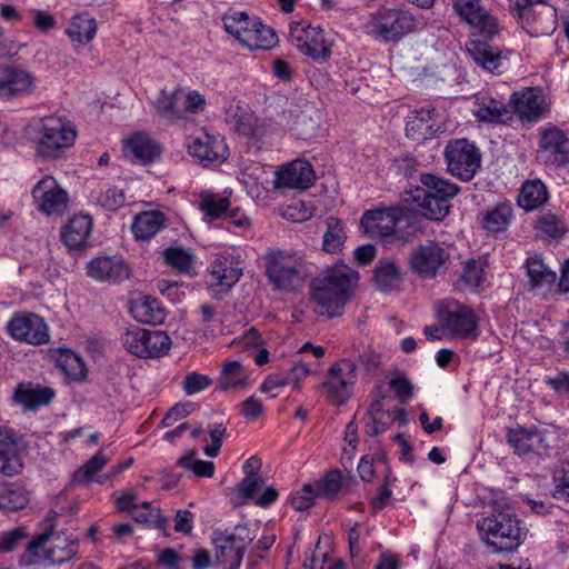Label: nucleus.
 Wrapping results in <instances>:
<instances>
[{"label":"nucleus","instance_id":"obj_60","mask_svg":"<svg viewBox=\"0 0 569 569\" xmlns=\"http://www.w3.org/2000/svg\"><path fill=\"white\" fill-rule=\"evenodd\" d=\"M196 406L191 401L178 402L170 408L164 418L162 419V425L164 427H170L178 420L189 416Z\"/></svg>","mask_w":569,"mask_h":569},{"label":"nucleus","instance_id":"obj_46","mask_svg":"<svg viewBox=\"0 0 569 569\" xmlns=\"http://www.w3.org/2000/svg\"><path fill=\"white\" fill-rule=\"evenodd\" d=\"M29 503L28 491L12 482L0 483V509L18 511Z\"/></svg>","mask_w":569,"mask_h":569},{"label":"nucleus","instance_id":"obj_12","mask_svg":"<svg viewBox=\"0 0 569 569\" xmlns=\"http://www.w3.org/2000/svg\"><path fill=\"white\" fill-rule=\"evenodd\" d=\"M291 43L303 54L316 61H327L331 56V44L320 27H311L306 21H295L289 26Z\"/></svg>","mask_w":569,"mask_h":569},{"label":"nucleus","instance_id":"obj_43","mask_svg":"<svg viewBox=\"0 0 569 569\" xmlns=\"http://www.w3.org/2000/svg\"><path fill=\"white\" fill-rule=\"evenodd\" d=\"M548 199V191L540 180L526 181L518 197V204L526 211H532L542 206Z\"/></svg>","mask_w":569,"mask_h":569},{"label":"nucleus","instance_id":"obj_7","mask_svg":"<svg viewBox=\"0 0 569 569\" xmlns=\"http://www.w3.org/2000/svg\"><path fill=\"white\" fill-rule=\"evenodd\" d=\"M79 541L66 532L47 531L28 543L29 555L49 561L52 565H62L71 560L77 553Z\"/></svg>","mask_w":569,"mask_h":569},{"label":"nucleus","instance_id":"obj_20","mask_svg":"<svg viewBox=\"0 0 569 569\" xmlns=\"http://www.w3.org/2000/svg\"><path fill=\"white\" fill-rule=\"evenodd\" d=\"M242 276L239 259L228 252L217 253L208 270V284L228 291Z\"/></svg>","mask_w":569,"mask_h":569},{"label":"nucleus","instance_id":"obj_62","mask_svg":"<svg viewBox=\"0 0 569 569\" xmlns=\"http://www.w3.org/2000/svg\"><path fill=\"white\" fill-rule=\"evenodd\" d=\"M540 231L551 238H559L565 232V224L553 216H545L539 219Z\"/></svg>","mask_w":569,"mask_h":569},{"label":"nucleus","instance_id":"obj_64","mask_svg":"<svg viewBox=\"0 0 569 569\" xmlns=\"http://www.w3.org/2000/svg\"><path fill=\"white\" fill-rule=\"evenodd\" d=\"M204 103L206 100L203 96H201L199 92L190 91L188 93H184L182 91V108L184 118H187L188 114H193L202 110Z\"/></svg>","mask_w":569,"mask_h":569},{"label":"nucleus","instance_id":"obj_26","mask_svg":"<svg viewBox=\"0 0 569 569\" xmlns=\"http://www.w3.org/2000/svg\"><path fill=\"white\" fill-rule=\"evenodd\" d=\"M435 116L433 108L423 107L413 110L406 122L407 137L416 142L432 139L440 129Z\"/></svg>","mask_w":569,"mask_h":569},{"label":"nucleus","instance_id":"obj_24","mask_svg":"<svg viewBox=\"0 0 569 569\" xmlns=\"http://www.w3.org/2000/svg\"><path fill=\"white\" fill-rule=\"evenodd\" d=\"M466 51L473 62L483 71L501 73L506 68L507 56L498 48L482 40H469Z\"/></svg>","mask_w":569,"mask_h":569},{"label":"nucleus","instance_id":"obj_48","mask_svg":"<svg viewBox=\"0 0 569 569\" xmlns=\"http://www.w3.org/2000/svg\"><path fill=\"white\" fill-rule=\"evenodd\" d=\"M199 209L207 221L220 219L229 209L230 200L210 191H201L198 200Z\"/></svg>","mask_w":569,"mask_h":569},{"label":"nucleus","instance_id":"obj_39","mask_svg":"<svg viewBox=\"0 0 569 569\" xmlns=\"http://www.w3.org/2000/svg\"><path fill=\"white\" fill-rule=\"evenodd\" d=\"M96 32V20L88 13L74 16L66 29L67 36L78 44H88L94 38Z\"/></svg>","mask_w":569,"mask_h":569},{"label":"nucleus","instance_id":"obj_45","mask_svg":"<svg viewBox=\"0 0 569 569\" xmlns=\"http://www.w3.org/2000/svg\"><path fill=\"white\" fill-rule=\"evenodd\" d=\"M226 121L236 132L250 137L254 133L256 119L252 112L238 104H231L226 111Z\"/></svg>","mask_w":569,"mask_h":569},{"label":"nucleus","instance_id":"obj_30","mask_svg":"<svg viewBox=\"0 0 569 569\" xmlns=\"http://www.w3.org/2000/svg\"><path fill=\"white\" fill-rule=\"evenodd\" d=\"M216 557L227 569H238L241 565L244 542L241 537L233 533L219 532L213 539Z\"/></svg>","mask_w":569,"mask_h":569},{"label":"nucleus","instance_id":"obj_8","mask_svg":"<svg viewBox=\"0 0 569 569\" xmlns=\"http://www.w3.org/2000/svg\"><path fill=\"white\" fill-rule=\"evenodd\" d=\"M451 264V247L438 241L419 244L410 256L411 269L423 279H432Z\"/></svg>","mask_w":569,"mask_h":569},{"label":"nucleus","instance_id":"obj_61","mask_svg":"<svg viewBox=\"0 0 569 569\" xmlns=\"http://www.w3.org/2000/svg\"><path fill=\"white\" fill-rule=\"evenodd\" d=\"M132 517L136 521L146 523L148 526H154L158 528H164L167 525V519L162 518L160 515V509H152L151 511L136 509L132 512Z\"/></svg>","mask_w":569,"mask_h":569},{"label":"nucleus","instance_id":"obj_28","mask_svg":"<svg viewBox=\"0 0 569 569\" xmlns=\"http://www.w3.org/2000/svg\"><path fill=\"white\" fill-rule=\"evenodd\" d=\"M123 152L132 162L146 164L160 157L161 147L149 134L137 132L126 140Z\"/></svg>","mask_w":569,"mask_h":569},{"label":"nucleus","instance_id":"obj_25","mask_svg":"<svg viewBox=\"0 0 569 569\" xmlns=\"http://www.w3.org/2000/svg\"><path fill=\"white\" fill-rule=\"evenodd\" d=\"M510 104L522 121H537L547 110V102L540 90L526 88L512 93Z\"/></svg>","mask_w":569,"mask_h":569},{"label":"nucleus","instance_id":"obj_44","mask_svg":"<svg viewBox=\"0 0 569 569\" xmlns=\"http://www.w3.org/2000/svg\"><path fill=\"white\" fill-rule=\"evenodd\" d=\"M162 257L166 264L179 273H193L196 257L190 249L181 246H171L162 252Z\"/></svg>","mask_w":569,"mask_h":569},{"label":"nucleus","instance_id":"obj_59","mask_svg":"<svg viewBox=\"0 0 569 569\" xmlns=\"http://www.w3.org/2000/svg\"><path fill=\"white\" fill-rule=\"evenodd\" d=\"M209 433L211 443L203 448V452L208 457L213 458L217 457L220 451L222 441L227 436V429L221 423H216L209 427Z\"/></svg>","mask_w":569,"mask_h":569},{"label":"nucleus","instance_id":"obj_32","mask_svg":"<svg viewBox=\"0 0 569 569\" xmlns=\"http://www.w3.org/2000/svg\"><path fill=\"white\" fill-rule=\"evenodd\" d=\"M92 219L88 214H74L69 219L62 230V240L70 249H78L86 244L91 231Z\"/></svg>","mask_w":569,"mask_h":569},{"label":"nucleus","instance_id":"obj_17","mask_svg":"<svg viewBox=\"0 0 569 569\" xmlns=\"http://www.w3.org/2000/svg\"><path fill=\"white\" fill-rule=\"evenodd\" d=\"M550 433L536 427L526 428L517 425L507 429V443L518 456H541L550 448Z\"/></svg>","mask_w":569,"mask_h":569},{"label":"nucleus","instance_id":"obj_38","mask_svg":"<svg viewBox=\"0 0 569 569\" xmlns=\"http://www.w3.org/2000/svg\"><path fill=\"white\" fill-rule=\"evenodd\" d=\"M221 390H236L248 385V372L239 360H226L218 379Z\"/></svg>","mask_w":569,"mask_h":569},{"label":"nucleus","instance_id":"obj_18","mask_svg":"<svg viewBox=\"0 0 569 569\" xmlns=\"http://www.w3.org/2000/svg\"><path fill=\"white\" fill-rule=\"evenodd\" d=\"M10 336L19 341L41 346L49 342V328L44 320L34 313H21L8 322Z\"/></svg>","mask_w":569,"mask_h":569},{"label":"nucleus","instance_id":"obj_4","mask_svg":"<svg viewBox=\"0 0 569 569\" xmlns=\"http://www.w3.org/2000/svg\"><path fill=\"white\" fill-rule=\"evenodd\" d=\"M415 28L416 19L410 12L387 8L370 13L363 24L367 36L383 42H398Z\"/></svg>","mask_w":569,"mask_h":569},{"label":"nucleus","instance_id":"obj_9","mask_svg":"<svg viewBox=\"0 0 569 569\" xmlns=\"http://www.w3.org/2000/svg\"><path fill=\"white\" fill-rule=\"evenodd\" d=\"M121 342L129 353L141 359L163 356L171 346V340L166 332L139 327L127 329L121 336Z\"/></svg>","mask_w":569,"mask_h":569},{"label":"nucleus","instance_id":"obj_37","mask_svg":"<svg viewBox=\"0 0 569 569\" xmlns=\"http://www.w3.org/2000/svg\"><path fill=\"white\" fill-rule=\"evenodd\" d=\"M413 200L420 214L432 221H441L450 211V203L431 196L422 189L416 190Z\"/></svg>","mask_w":569,"mask_h":569},{"label":"nucleus","instance_id":"obj_13","mask_svg":"<svg viewBox=\"0 0 569 569\" xmlns=\"http://www.w3.org/2000/svg\"><path fill=\"white\" fill-rule=\"evenodd\" d=\"M357 382V365L349 358L333 363L329 371L323 389L327 399L335 406H341L348 401Z\"/></svg>","mask_w":569,"mask_h":569},{"label":"nucleus","instance_id":"obj_40","mask_svg":"<svg viewBox=\"0 0 569 569\" xmlns=\"http://www.w3.org/2000/svg\"><path fill=\"white\" fill-rule=\"evenodd\" d=\"M57 365L69 378L83 380L87 377V367L82 358L70 349H58L53 353Z\"/></svg>","mask_w":569,"mask_h":569},{"label":"nucleus","instance_id":"obj_15","mask_svg":"<svg viewBox=\"0 0 569 569\" xmlns=\"http://www.w3.org/2000/svg\"><path fill=\"white\" fill-rule=\"evenodd\" d=\"M31 196L36 209L44 216H62L68 209L69 194L52 176L41 178Z\"/></svg>","mask_w":569,"mask_h":569},{"label":"nucleus","instance_id":"obj_14","mask_svg":"<svg viewBox=\"0 0 569 569\" xmlns=\"http://www.w3.org/2000/svg\"><path fill=\"white\" fill-rule=\"evenodd\" d=\"M537 159L546 164L562 167L569 162V137L559 127L548 123L538 129Z\"/></svg>","mask_w":569,"mask_h":569},{"label":"nucleus","instance_id":"obj_52","mask_svg":"<svg viewBox=\"0 0 569 569\" xmlns=\"http://www.w3.org/2000/svg\"><path fill=\"white\" fill-rule=\"evenodd\" d=\"M108 457L100 450L91 457L80 469L73 475V481L81 485L91 482L94 475L101 471L108 462Z\"/></svg>","mask_w":569,"mask_h":569},{"label":"nucleus","instance_id":"obj_50","mask_svg":"<svg viewBox=\"0 0 569 569\" xmlns=\"http://www.w3.org/2000/svg\"><path fill=\"white\" fill-rule=\"evenodd\" d=\"M53 396L54 392L47 387L19 388L16 392L17 401L31 410L48 405L53 399Z\"/></svg>","mask_w":569,"mask_h":569},{"label":"nucleus","instance_id":"obj_3","mask_svg":"<svg viewBox=\"0 0 569 569\" xmlns=\"http://www.w3.org/2000/svg\"><path fill=\"white\" fill-rule=\"evenodd\" d=\"M481 541L495 553L512 552L523 542L526 528L520 526L511 508H496L477 521Z\"/></svg>","mask_w":569,"mask_h":569},{"label":"nucleus","instance_id":"obj_1","mask_svg":"<svg viewBox=\"0 0 569 569\" xmlns=\"http://www.w3.org/2000/svg\"><path fill=\"white\" fill-rule=\"evenodd\" d=\"M26 134L37 157L54 160L74 144L78 131L67 118L51 114L33 119L27 126Z\"/></svg>","mask_w":569,"mask_h":569},{"label":"nucleus","instance_id":"obj_16","mask_svg":"<svg viewBox=\"0 0 569 569\" xmlns=\"http://www.w3.org/2000/svg\"><path fill=\"white\" fill-rule=\"evenodd\" d=\"M186 144L189 154L204 167H218L229 156V150L223 139L219 136L210 134L206 130L188 137Z\"/></svg>","mask_w":569,"mask_h":569},{"label":"nucleus","instance_id":"obj_2","mask_svg":"<svg viewBox=\"0 0 569 569\" xmlns=\"http://www.w3.org/2000/svg\"><path fill=\"white\" fill-rule=\"evenodd\" d=\"M358 279V273L346 264L328 269L322 278L313 282L312 300L316 312L328 318L341 315Z\"/></svg>","mask_w":569,"mask_h":569},{"label":"nucleus","instance_id":"obj_49","mask_svg":"<svg viewBox=\"0 0 569 569\" xmlns=\"http://www.w3.org/2000/svg\"><path fill=\"white\" fill-rule=\"evenodd\" d=\"M327 230L323 234L322 248L326 252L337 253L341 250L346 241L345 226L336 217H329L326 220Z\"/></svg>","mask_w":569,"mask_h":569},{"label":"nucleus","instance_id":"obj_34","mask_svg":"<svg viewBox=\"0 0 569 569\" xmlns=\"http://www.w3.org/2000/svg\"><path fill=\"white\" fill-rule=\"evenodd\" d=\"M134 319L152 326L161 325L166 319V311L161 302L153 297L146 296L131 307Z\"/></svg>","mask_w":569,"mask_h":569},{"label":"nucleus","instance_id":"obj_33","mask_svg":"<svg viewBox=\"0 0 569 569\" xmlns=\"http://www.w3.org/2000/svg\"><path fill=\"white\" fill-rule=\"evenodd\" d=\"M156 112L169 121H177L184 119L182 108V89L176 88L169 92L161 89L153 101Z\"/></svg>","mask_w":569,"mask_h":569},{"label":"nucleus","instance_id":"obj_19","mask_svg":"<svg viewBox=\"0 0 569 569\" xmlns=\"http://www.w3.org/2000/svg\"><path fill=\"white\" fill-rule=\"evenodd\" d=\"M405 218V210L400 207H389L368 210L361 218V227L370 237L387 238L395 233L396 227Z\"/></svg>","mask_w":569,"mask_h":569},{"label":"nucleus","instance_id":"obj_21","mask_svg":"<svg viewBox=\"0 0 569 569\" xmlns=\"http://www.w3.org/2000/svg\"><path fill=\"white\" fill-rule=\"evenodd\" d=\"M453 9L482 37L492 38L498 33L497 19L482 7L481 0H455Z\"/></svg>","mask_w":569,"mask_h":569},{"label":"nucleus","instance_id":"obj_51","mask_svg":"<svg viewBox=\"0 0 569 569\" xmlns=\"http://www.w3.org/2000/svg\"><path fill=\"white\" fill-rule=\"evenodd\" d=\"M222 21L224 30L241 43L244 32L249 31L252 19L246 12L230 11L223 16Z\"/></svg>","mask_w":569,"mask_h":569},{"label":"nucleus","instance_id":"obj_54","mask_svg":"<svg viewBox=\"0 0 569 569\" xmlns=\"http://www.w3.org/2000/svg\"><path fill=\"white\" fill-rule=\"evenodd\" d=\"M179 465L187 470H191L199 477H212L214 472L213 462L198 459L194 452H189L181 457Z\"/></svg>","mask_w":569,"mask_h":569},{"label":"nucleus","instance_id":"obj_11","mask_svg":"<svg viewBox=\"0 0 569 569\" xmlns=\"http://www.w3.org/2000/svg\"><path fill=\"white\" fill-rule=\"evenodd\" d=\"M38 78L29 69L12 64H0V101L10 102L32 96Z\"/></svg>","mask_w":569,"mask_h":569},{"label":"nucleus","instance_id":"obj_10","mask_svg":"<svg viewBox=\"0 0 569 569\" xmlns=\"http://www.w3.org/2000/svg\"><path fill=\"white\" fill-rule=\"evenodd\" d=\"M443 154L448 172L462 181H470L480 169L481 153L467 139L450 141Z\"/></svg>","mask_w":569,"mask_h":569},{"label":"nucleus","instance_id":"obj_57","mask_svg":"<svg viewBox=\"0 0 569 569\" xmlns=\"http://www.w3.org/2000/svg\"><path fill=\"white\" fill-rule=\"evenodd\" d=\"M212 383V380L207 375H201L196 371L188 373L182 381V390L187 396L199 393Z\"/></svg>","mask_w":569,"mask_h":569},{"label":"nucleus","instance_id":"obj_42","mask_svg":"<svg viewBox=\"0 0 569 569\" xmlns=\"http://www.w3.org/2000/svg\"><path fill=\"white\" fill-rule=\"evenodd\" d=\"M420 181L423 186V191L443 200L447 203H449L450 199L456 197L460 191V188L456 183L432 173L421 174Z\"/></svg>","mask_w":569,"mask_h":569},{"label":"nucleus","instance_id":"obj_36","mask_svg":"<svg viewBox=\"0 0 569 569\" xmlns=\"http://www.w3.org/2000/svg\"><path fill=\"white\" fill-rule=\"evenodd\" d=\"M166 224V217L160 211H143L136 216L132 232L138 240H149Z\"/></svg>","mask_w":569,"mask_h":569},{"label":"nucleus","instance_id":"obj_23","mask_svg":"<svg viewBox=\"0 0 569 569\" xmlns=\"http://www.w3.org/2000/svg\"><path fill=\"white\" fill-rule=\"evenodd\" d=\"M22 451L14 431L0 425V472L7 477L18 475L23 467Z\"/></svg>","mask_w":569,"mask_h":569},{"label":"nucleus","instance_id":"obj_47","mask_svg":"<svg viewBox=\"0 0 569 569\" xmlns=\"http://www.w3.org/2000/svg\"><path fill=\"white\" fill-rule=\"evenodd\" d=\"M513 217L512 204L509 201L498 202L488 210L483 217V227L491 232H500L507 229Z\"/></svg>","mask_w":569,"mask_h":569},{"label":"nucleus","instance_id":"obj_27","mask_svg":"<svg viewBox=\"0 0 569 569\" xmlns=\"http://www.w3.org/2000/svg\"><path fill=\"white\" fill-rule=\"evenodd\" d=\"M87 273L97 281L118 282L129 277L130 268L122 258L104 256L92 259Z\"/></svg>","mask_w":569,"mask_h":569},{"label":"nucleus","instance_id":"obj_22","mask_svg":"<svg viewBox=\"0 0 569 569\" xmlns=\"http://www.w3.org/2000/svg\"><path fill=\"white\" fill-rule=\"evenodd\" d=\"M316 179L312 166L306 160H293L276 171V189H299L310 188Z\"/></svg>","mask_w":569,"mask_h":569},{"label":"nucleus","instance_id":"obj_29","mask_svg":"<svg viewBox=\"0 0 569 569\" xmlns=\"http://www.w3.org/2000/svg\"><path fill=\"white\" fill-rule=\"evenodd\" d=\"M525 266L530 291L545 295L556 288L557 274L539 254L528 257Z\"/></svg>","mask_w":569,"mask_h":569},{"label":"nucleus","instance_id":"obj_63","mask_svg":"<svg viewBox=\"0 0 569 569\" xmlns=\"http://www.w3.org/2000/svg\"><path fill=\"white\" fill-rule=\"evenodd\" d=\"M289 385V381L286 378L284 372H277L268 376L260 386V391L262 393H269L271 398L278 396L276 390L281 389Z\"/></svg>","mask_w":569,"mask_h":569},{"label":"nucleus","instance_id":"obj_55","mask_svg":"<svg viewBox=\"0 0 569 569\" xmlns=\"http://www.w3.org/2000/svg\"><path fill=\"white\" fill-rule=\"evenodd\" d=\"M98 204L109 211H116L126 203V194L122 189L109 187L98 197Z\"/></svg>","mask_w":569,"mask_h":569},{"label":"nucleus","instance_id":"obj_6","mask_svg":"<svg viewBox=\"0 0 569 569\" xmlns=\"http://www.w3.org/2000/svg\"><path fill=\"white\" fill-rule=\"evenodd\" d=\"M262 259L266 274L274 288L290 291L302 280L303 261L296 253L269 250Z\"/></svg>","mask_w":569,"mask_h":569},{"label":"nucleus","instance_id":"obj_53","mask_svg":"<svg viewBox=\"0 0 569 569\" xmlns=\"http://www.w3.org/2000/svg\"><path fill=\"white\" fill-rule=\"evenodd\" d=\"M318 496L333 498L341 489V475L333 470L313 483Z\"/></svg>","mask_w":569,"mask_h":569},{"label":"nucleus","instance_id":"obj_58","mask_svg":"<svg viewBox=\"0 0 569 569\" xmlns=\"http://www.w3.org/2000/svg\"><path fill=\"white\" fill-rule=\"evenodd\" d=\"M317 491L313 485H305L291 500L292 507L298 511H303L315 505Z\"/></svg>","mask_w":569,"mask_h":569},{"label":"nucleus","instance_id":"obj_35","mask_svg":"<svg viewBox=\"0 0 569 569\" xmlns=\"http://www.w3.org/2000/svg\"><path fill=\"white\" fill-rule=\"evenodd\" d=\"M243 36L241 44L250 50H269L278 42L274 31L258 20H252L249 31Z\"/></svg>","mask_w":569,"mask_h":569},{"label":"nucleus","instance_id":"obj_56","mask_svg":"<svg viewBox=\"0 0 569 569\" xmlns=\"http://www.w3.org/2000/svg\"><path fill=\"white\" fill-rule=\"evenodd\" d=\"M483 279L482 263L476 260L468 261L461 274V281L469 289H477L481 286Z\"/></svg>","mask_w":569,"mask_h":569},{"label":"nucleus","instance_id":"obj_5","mask_svg":"<svg viewBox=\"0 0 569 569\" xmlns=\"http://www.w3.org/2000/svg\"><path fill=\"white\" fill-rule=\"evenodd\" d=\"M440 328L449 336L459 339H477L479 320L475 310L457 300H443L436 312Z\"/></svg>","mask_w":569,"mask_h":569},{"label":"nucleus","instance_id":"obj_41","mask_svg":"<svg viewBox=\"0 0 569 569\" xmlns=\"http://www.w3.org/2000/svg\"><path fill=\"white\" fill-rule=\"evenodd\" d=\"M375 283L380 291L390 292L398 290L401 284L399 267L390 260H381L375 268Z\"/></svg>","mask_w":569,"mask_h":569},{"label":"nucleus","instance_id":"obj_31","mask_svg":"<svg viewBox=\"0 0 569 569\" xmlns=\"http://www.w3.org/2000/svg\"><path fill=\"white\" fill-rule=\"evenodd\" d=\"M472 114L478 121L487 123H502L511 118L506 104L488 94L476 96Z\"/></svg>","mask_w":569,"mask_h":569}]
</instances>
